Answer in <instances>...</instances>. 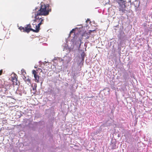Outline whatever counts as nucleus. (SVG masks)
<instances>
[{"label":"nucleus","instance_id":"f257e3e1","mask_svg":"<svg viewBox=\"0 0 152 152\" xmlns=\"http://www.w3.org/2000/svg\"><path fill=\"white\" fill-rule=\"evenodd\" d=\"M51 8H49L48 4H45L43 2H41L40 5L33 10L32 13V18H34V22L38 23L37 25H36L35 32H38L40 30V26L43 23L44 19L42 17H40V16H47L49 14V12L51 11Z\"/></svg>","mask_w":152,"mask_h":152},{"label":"nucleus","instance_id":"f03ea898","mask_svg":"<svg viewBox=\"0 0 152 152\" xmlns=\"http://www.w3.org/2000/svg\"><path fill=\"white\" fill-rule=\"evenodd\" d=\"M118 3L119 4V10L122 13H125L126 8V6L125 5L126 2L123 0H118Z\"/></svg>","mask_w":152,"mask_h":152},{"label":"nucleus","instance_id":"7ed1b4c3","mask_svg":"<svg viewBox=\"0 0 152 152\" xmlns=\"http://www.w3.org/2000/svg\"><path fill=\"white\" fill-rule=\"evenodd\" d=\"M0 84H1V87L3 88L4 90V93L7 90V87L9 85L7 81H6L4 80H0Z\"/></svg>","mask_w":152,"mask_h":152},{"label":"nucleus","instance_id":"20e7f679","mask_svg":"<svg viewBox=\"0 0 152 152\" xmlns=\"http://www.w3.org/2000/svg\"><path fill=\"white\" fill-rule=\"evenodd\" d=\"M32 74L34 75V80L37 83L39 82L40 76L38 75V72L35 70L32 71Z\"/></svg>","mask_w":152,"mask_h":152},{"label":"nucleus","instance_id":"39448f33","mask_svg":"<svg viewBox=\"0 0 152 152\" xmlns=\"http://www.w3.org/2000/svg\"><path fill=\"white\" fill-rule=\"evenodd\" d=\"M36 30L35 29H33L31 28V26L30 24L26 25L24 27V32L29 33L30 31H32L34 32H35Z\"/></svg>","mask_w":152,"mask_h":152},{"label":"nucleus","instance_id":"423d86ee","mask_svg":"<svg viewBox=\"0 0 152 152\" xmlns=\"http://www.w3.org/2000/svg\"><path fill=\"white\" fill-rule=\"evenodd\" d=\"M12 80L13 82H15L16 84H17V82L18 81V76L14 74V76L12 77Z\"/></svg>","mask_w":152,"mask_h":152},{"label":"nucleus","instance_id":"0eeeda50","mask_svg":"<svg viewBox=\"0 0 152 152\" xmlns=\"http://www.w3.org/2000/svg\"><path fill=\"white\" fill-rule=\"evenodd\" d=\"M88 32H84L82 35V36H84L86 37V39H88L89 37V35Z\"/></svg>","mask_w":152,"mask_h":152},{"label":"nucleus","instance_id":"6e6552de","mask_svg":"<svg viewBox=\"0 0 152 152\" xmlns=\"http://www.w3.org/2000/svg\"><path fill=\"white\" fill-rule=\"evenodd\" d=\"M25 82L28 85L31 84V80L28 77H27V79L26 80H25Z\"/></svg>","mask_w":152,"mask_h":152},{"label":"nucleus","instance_id":"1a4fd4ad","mask_svg":"<svg viewBox=\"0 0 152 152\" xmlns=\"http://www.w3.org/2000/svg\"><path fill=\"white\" fill-rule=\"evenodd\" d=\"M21 72L22 75H23L24 76V75H25L26 74V71L23 69H22L21 70Z\"/></svg>","mask_w":152,"mask_h":152},{"label":"nucleus","instance_id":"9d476101","mask_svg":"<svg viewBox=\"0 0 152 152\" xmlns=\"http://www.w3.org/2000/svg\"><path fill=\"white\" fill-rule=\"evenodd\" d=\"M19 29L20 31L24 32V27L20 26L19 28Z\"/></svg>","mask_w":152,"mask_h":152},{"label":"nucleus","instance_id":"9b49d317","mask_svg":"<svg viewBox=\"0 0 152 152\" xmlns=\"http://www.w3.org/2000/svg\"><path fill=\"white\" fill-rule=\"evenodd\" d=\"M96 31L95 30H89V31L88 32V33H89V34H90L91 32H94Z\"/></svg>","mask_w":152,"mask_h":152},{"label":"nucleus","instance_id":"f8f14e48","mask_svg":"<svg viewBox=\"0 0 152 152\" xmlns=\"http://www.w3.org/2000/svg\"><path fill=\"white\" fill-rule=\"evenodd\" d=\"M32 90L34 91V92H33V93L34 94H35L37 92L36 88H35L33 87L32 88Z\"/></svg>","mask_w":152,"mask_h":152},{"label":"nucleus","instance_id":"ddd939ff","mask_svg":"<svg viewBox=\"0 0 152 152\" xmlns=\"http://www.w3.org/2000/svg\"><path fill=\"white\" fill-rule=\"evenodd\" d=\"M75 31V29H73L70 32V33L69 34V36H70V34L71 33H74V31Z\"/></svg>","mask_w":152,"mask_h":152},{"label":"nucleus","instance_id":"4468645a","mask_svg":"<svg viewBox=\"0 0 152 152\" xmlns=\"http://www.w3.org/2000/svg\"><path fill=\"white\" fill-rule=\"evenodd\" d=\"M2 72L3 70L2 69L0 70V75H1L2 74Z\"/></svg>","mask_w":152,"mask_h":152},{"label":"nucleus","instance_id":"2eb2a0df","mask_svg":"<svg viewBox=\"0 0 152 152\" xmlns=\"http://www.w3.org/2000/svg\"><path fill=\"white\" fill-rule=\"evenodd\" d=\"M23 78V79L25 81V80H26L27 79V78L26 77H25V76Z\"/></svg>","mask_w":152,"mask_h":152},{"label":"nucleus","instance_id":"dca6fc26","mask_svg":"<svg viewBox=\"0 0 152 152\" xmlns=\"http://www.w3.org/2000/svg\"><path fill=\"white\" fill-rule=\"evenodd\" d=\"M37 87V84L36 83H35L34 85V88H36Z\"/></svg>","mask_w":152,"mask_h":152},{"label":"nucleus","instance_id":"f3484780","mask_svg":"<svg viewBox=\"0 0 152 152\" xmlns=\"http://www.w3.org/2000/svg\"><path fill=\"white\" fill-rule=\"evenodd\" d=\"M56 59H57V58H55L54 59V60H56Z\"/></svg>","mask_w":152,"mask_h":152},{"label":"nucleus","instance_id":"a211bd4d","mask_svg":"<svg viewBox=\"0 0 152 152\" xmlns=\"http://www.w3.org/2000/svg\"><path fill=\"white\" fill-rule=\"evenodd\" d=\"M80 41L81 42V39L80 40Z\"/></svg>","mask_w":152,"mask_h":152},{"label":"nucleus","instance_id":"6ab92c4d","mask_svg":"<svg viewBox=\"0 0 152 152\" xmlns=\"http://www.w3.org/2000/svg\"><path fill=\"white\" fill-rule=\"evenodd\" d=\"M34 68H37V67H36V66H35V67H34Z\"/></svg>","mask_w":152,"mask_h":152}]
</instances>
